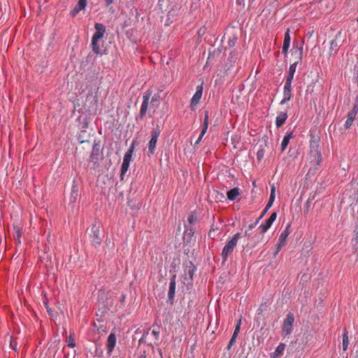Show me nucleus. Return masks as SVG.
Here are the masks:
<instances>
[{
  "mask_svg": "<svg viewBox=\"0 0 358 358\" xmlns=\"http://www.w3.org/2000/svg\"><path fill=\"white\" fill-rule=\"evenodd\" d=\"M320 141L319 137L311 136L310 141V152L308 157L309 162L315 166V169L320 165L322 162V155L320 150Z\"/></svg>",
  "mask_w": 358,
  "mask_h": 358,
  "instance_id": "nucleus-1",
  "label": "nucleus"
},
{
  "mask_svg": "<svg viewBox=\"0 0 358 358\" xmlns=\"http://www.w3.org/2000/svg\"><path fill=\"white\" fill-rule=\"evenodd\" d=\"M94 28L96 31L92 36L91 45L93 52L98 55L101 54V50L98 41L103 38L106 32V27L101 23H96Z\"/></svg>",
  "mask_w": 358,
  "mask_h": 358,
  "instance_id": "nucleus-2",
  "label": "nucleus"
},
{
  "mask_svg": "<svg viewBox=\"0 0 358 358\" xmlns=\"http://www.w3.org/2000/svg\"><path fill=\"white\" fill-rule=\"evenodd\" d=\"M240 237L241 234L237 233L233 236L231 240L227 242L221 253L223 262H226L228 257L232 254L234 248L237 245Z\"/></svg>",
  "mask_w": 358,
  "mask_h": 358,
  "instance_id": "nucleus-3",
  "label": "nucleus"
},
{
  "mask_svg": "<svg viewBox=\"0 0 358 358\" xmlns=\"http://www.w3.org/2000/svg\"><path fill=\"white\" fill-rule=\"evenodd\" d=\"M90 231L91 234H90V236L92 245L95 248L100 246L103 238V234L100 230V227L94 224H92Z\"/></svg>",
  "mask_w": 358,
  "mask_h": 358,
  "instance_id": "nucleus-4",
  "label": "nucleus"
},
{
  "mask_svg": "<svg viewBox=\"0 0 358 358\" xmlns=\"http://www.w3.org/2000/svg\"><path fill=\"white\" fill-rule=\"evenodd\" d=\"M102 154L99 142L94 143L93 145L92 150L90 156V162L93 163V169L99 166V159Z\"/></svg>",
  "mask_w": 358,
  "mask_h": 358,
  "instance_id": "nucleus-5",
  "label": "nucleus"
},
{
  "mask_svg": "<svg viewBox=\"0 0 358 358\" xmlns=\"http://www.w3.org/2000/svg\"><path fill=\"white\" fill-rule=\"evenodd\" d=\"M151 94H152V92L150 90H148L145 93H144L143 96V103H142V105H141V107L140 109L139 114L136 117V120H143V117L145 116L147 110H148V107L149 100L151 96Z\"/></svg>",
  "mask_w": 358,
  "mask_h": 358,
  "instance_id": "nucleus-6",
  "label": "nucleus"
},
{
  "mask_svg": "<svg viewBox=\"0 0 358 358\" xmlns=\"http://www.w3.org/2000/svg\"><path fill=\"white\" fill-rule=\"evenodd\" d=\"M161 133V130L159 127L157 125L156 128L153 129L151 132V139L148 143V151L149 153L152 155L155 152L156 144L157 142V138Z\"/></svg>",
  "mask_w": 358,
  "mask_h": 358,
  "instance_id": "nucleus-7",
  "label": "nucleus"
},
{
  "mask_svg": "<svg viewBox=\"0 0 358 358\" xmlns=\"http://www.w3.org/2000/svg\"><path fill=\"white\" fill-rule=\"evenodd\" d=\"M294 322V314L292 313H289L287 315L286 319L284 320L282 324V331L285 333V336H287L291 334Z\"/></svg>",
  "mask_w": 358,
  "mask_h": 358,
  "instance_id": "nucleus-8",
  "label": "nucleus"
},
{
  "mask_svg": "<svg viewBox=\"0 0 358 358\" xmlns=\"http://www.w3.org/2000/svg\"><path fill=\"white\" fill-rule=\"evenodd\" d=\"M203 83H202L200 85L196 87V91L191 99L190 107L192 110L194 109V107L200 101L203 93Z\"/></svg>",
  "mask_w": 358,
  "mask_h": 358,
  "instance_id": "nucleus-9",
  "label": "nucleus"
},
{
  "mask_svg": "<svg viewBox=\"0 0 358 358\" xmlns=\"http://www.w3.org/2000/svg\"><path fill=\"white\" fill-rule=\"evenodd\" d=\"M277 217V213L275 212L273 213L269 218H268L264 224H262L259 226L260 233L262 236H264V234L271 227L273 222L275 221Z\"/></svg>",
  "mask_w": 358,
  "mask_h": 358,
  "instance_id": "nucleus-10",
  "label": "nucleus"
},
{
  "mask_svg": "<svg viewBox=\"0 0 358 358\" xmlns=\"http://www.w3.org/2000/svg\"><path fill=\"white\" fill-rule=\"evenodd\" d=\"M176 275H173L171 278V281H170V284H169L168 299L171 305L173 304V301H174L176 285Z\"/></svg>",
  "mask_w": 358,
  "mask_h": 358,
  "instance_id": "nucleus-11",
  "label": "nucleus"
},
{
  "mask_svg": "<svg viewBox=\"0 0 358 358\" xmlns=\"http://www.w3.org/2000/svg\"><path fill=\"white\" fill-rule=\"evenodd\" d=\"M284 98L280 101V104L283 105L291 99L292 97V84L285 83L283 89Z\"/></svg>",
  "mask_w": 358,
  "mask_h": 358,
  "instance_id": "nucleus-12",
  "label": "nucleus"
},
{
  "mask_svg": "<svg viewBox=\"0 0 358 358\" xmlns=\"http://www.w3.org/2000/svg\"><path fill=\"white\" fill-rule=\"evenodd\" d=\"M208 118H209L208 111L206 110L205 111V116H204L203 123L202 131H201V133L199 137L198 138V139L195 142V145L196 144L199 143V142L201 141L203 135L206 134V131L208 129Z\"/></svg>",
  "mask_w": 358,
  "mask_h": 358,
  "instance_id": "nucleus-13",
  "label": "nucleus"
},
{
  "mask_svg": "<svg viewBox=\"0 0 358 358\" xmlns=\"http://www.w3.org/2000/svg\"><path fill=\"white\" fill-rule=\"evenodd\" d=\"M195 233V228L193 226L185 227L184 231L183 239L187 243H190Z\"/></svg>",
  "mask_w": 358,
  "mask_h": 358,
  "instance_id": "nucleus-14",
  "label": "nucleus"
},
{
  "mask_svg": "<svg viewBox=\"0 0 358 358\" xmlns=\"http://www.w3.org/2000/svg\"><path fill=\"white\" fill-rule=\"evenodd\" d=\"M116 344V336L114 333H110L107 339L106 348L108 354L113 350Z\"/></svg>",
  "mask_w": 358,
  "mask_h": 358,
  "instance_id": "nucleus-15",
  "label": "nucleus"
},
{
  "mask_svg": "<svg viewBox=\"0 0 358 358\" xmlns=\"http://www.w3.org/2000/svg\"><path fill=\"white\" fill-rule=\"evenodd\" d=\"M87 5V0H79L78 3L71 11V15L75 17L81 10H83Z\"/></svg>",
  "mask_w": 358,
  "mask_h": 358,
  "instance_id": "nucleus-16",
  "label": "nucleus"
},
{
  "mask_svg": "<svg viewBox=\"0 0 358 358\" xmlns=\"http://www.w3.org/2000/svg\"><path fill=\"white\" fill-rule=\"evenodd\" d=\"M287 118V114L286 112H280L275 119L276 127H281L285 123Z\"/></svg>",
  "mask_w": 358,
  "mask_h": 358,
  "instance_id": "nucleus-17",
  "label": "nucleus"
},
{
  "mask_svg": "<svg viewBox=\"0 0 358 358\" xmlns=\"http://www.w3.org/2000/svg\"><path fill=\"white\" fill-rule=\"evenodd\" d=\"M289 43H290V34H289V30L288 29L285 34L282 49V52L285 55H286L287 54V51H288V49L289 47Z\"/></svg>",
  "mask_w": 358,
  "mask_h": 358,
  "instance_id": "nucleus-18",
  "label": "nucleus"
},
{
  "mask_svg": "<svg viewBox=\"0 0 358 358\" xmlns=\"http://www.w3.org/2000/svg\"><path fill=\"white\" fill-rule=\"evenodd\" d=\"M185 272L189 275V279L193 280V276L196 270V267L192 262H188L186 263Z\"/></svg>",
  "mask_w": 358,
  "mask_h": 358,
  "instance_id": "nucleus-19",
  "label": "nucleus"
},
{
  "mask_svg": "<svg viewBox=\"0 0 358 358\" xmlns=\"http://www.w3.org/2000/svg\"><path fill=\"white\" fill-rule=\"evenodd\" d=\"M90 137L91 136H90V134H88L86 130H82L78 136V140L79 141V142L80 143H90Z\"/></svg>",
  "mask_w": 358,
  "mask_h": 358,
  "instance_id": "nucleus-20",
  "label": "nucleus"
},
{
  "mask_svg": "<svg viewBox=\"0 0 358 358\" xmlns=\"http://www.w3.org/2000/svg\"><path fill=\"white\" fill-rule=\"evenodd\" d=\"M136 143V141H134L129 148V150L127 151L124 156L123 162L130 163V161L131 159V156L134 150V145Z\"/></svg>",
  "mask_w": 358,
  "mask_h": 358,
  "instance_id": "nucleus-21",
  "label": "nucleus"
},
{
  "mask_svg": "<svg viewBox=\"0 0 358 358\" xmlns=\"http://www.w3.org/2000/svg\"><path fill=\"white\" fill-rule=\"evenodd\" d=\"M293 137H294V131H290L289 133H287V134L285 136V137L282 141V143H281L282 151H284L286 149L290 139H292Z\"/></svg>",
  "mask_w": 358,
  "mask_h": 358,
  "instance_id": "nucleus-22",
  "label": "nucleus"
},
{
  "mask_svg": "<svg viewBox=\"0 0 358 358\" xmlns=\"http://www.w3.org/2000/svg\"><path fill=\"white\" fill-rule=\"evenodd\" d=\"M290 227H291V224L288 223L285 229L280 234L278 241H280L281 243L283 242L284 243L286 244L287 238L291 232L289 230Z\"/></svg>",
  "mask_w": 358,
  "mask_h": 358,
  "instance_id": "nucleus-23",
  "label": "nucleus"
},
{
  "mask_svg": "<svg viewBox=\"0 0 358 358\" xmlns=\"http://www.w3.org/2000/svg\"><path fill=\"white\" fill-rule=\"evenodd\" d=\"M239 189L238 187H234L230 190H229L227 193L228 199L231 201H234L236 199V197L239 195Z\"/></svg>",
  "mask_w": 358,
  "mask_h": 358,
  "instance_id": "nucleus-24",
  "label": "nucleus"
},
{
  "mask_svg": "<svg viewBox=\"0 0 358 358\" xmlns=\"http://www.w3.org/2000/svg\"><path fill=\"white\" fill-rule=\"evenodd\" d=\"M285 344L280 343L275 349V352L271 355V358H277L280 357L285 348Z\"/></svg>",
  "mask_w": 358,
  "mask_h": 358,
  "instance_id": "nucleus-25",
  "label": "nucleus"
},
{
  "mask_svg": "<svg viewBox=\"0 0 358 358\" xmlns=\"http://www.w3.org/2000/svg\"><path fill=\"white\" fill-rule=\"evenodd\" d=\"M355 112L354 111H350L348 113V118H347V120L345 121V129H349L351 127V125H352V122H353V121H354V120H355V118L356 117V115H355Z\"/></svg>",
  "mask_w": 358,
  "mask_h": 358,
  "instance_id": "nucleus-26",
  "label": "nucleus"
},
{
  "mask_svg": "<svg viewBox=\"0 0 358 358\" xmlns=\"http://www.w3.org/2000/svg\"><path fill=\"white\" fill-rule=\"evenodd\" d=\"M13 231H14V234H13V236L14 240L16 242H17V243L20 244L21 243L20 238L22 236V232H21L20 227L17 226H14Z\"/></svg>",
  "mask_w": 358,
  "mask_h": 358,
  "instance_id": "nucleus-27",
  "label": "nucleus"
},
{
  "mask_svg": "<svg viewBox=\"0 0 358 358\" xmlns=\"http://www.w3.org/2000/svg\"><path fill=\"white\" fill-rule=\"evenodd\" d=\"M78 196V188L76 185H72L71 194V200L73 202H75Z\"/></svg>",
  "mask_w": 358,
  "mask_h": 358,
  "instance_id": "nucleus-28",
  "label": "nucleus"
},
{
  "mask_svg": "<svg viewBox=\"0 0 358 358\" xmlns=\"http://www.w3.org/2000/svg\"><path fill=\"white\" fill-rule=\"evenodd\" d=\"M348 334V331L345 328L343 335V350H346L348 349V343H349Z\"/></svg>",
  "mask_w": 358,
  "mask_h": 358,
  "instance_id": "nucleus-29",
  "label": "nucleus"
},
{
  "mask_svg": "<svg viewBox=\"0 0 358 358\" xmlns=\"http://www.w3.org/2000/svg\"><path fill=\"white\" fill-rule=\"evenodd\" d=\"M292 54H296L298 57V59L299 61H301L302 59V55H303V48L302 47H294L292 49Z\"/></svg>",
  "mask_w": 358,
  "mask_h": 358,
  "instance_id": "nucleus-30",
  "label": "nucleus"
},
{
  "mask_svg": "<svg viewBox=\"0 0 358 358\" xmlns=\"http://www.w3.org/2000/svg\"><path fill=\"white\" fill-rule=\"evenodd\" d=\"M129 166V163L128 162H122V166H121V173H120V180H122L124 179V176L127 171Z\"/></svg>",
  "mask_w": 358,
  "mask_h": 358,
  "instance_id": "nucleus-31",
  "label": "nucleus"
},
{
  "mask_svg": "<svg viewBox=\"0 0 358 358\" xmlns=\"http://www.w3.org/2000/svg\"><path fill=\"white\" fill-rule=\"evenodd\" d=\"M196 221H197L196 216L194 213H192L187 219L188 224L187 225L185 224V227H189V226L194 227V224L196 223Z\"/></svg>",
  "mask_w": 358,
  "mask_h": 358,
  "instance_id": "nucleus-32",
  "label": "nucleus"
},
{
  "mask_svg": "<svg viewBox=\"0 0 358 358\" xmlns=\"http://www.w3.org/2000/svg\"><path fill=\"white\" fill-rule=\"evenodd\" d=\"M67 342H68L69 347L74 348L76 346L73 334H71L69 335V336L67 338Z\"/></svg>",
  "mask_w": 358,
  "mask_h": 358,
  "instance_id": "nucleus-33",
  "label": "nucleus"
},
{
  "mask_svg": "<svg viewBox=\"0 0 358 358\" xmlns=\"http://www.w3.org/2000/svg\"><path fill=\"white\" fill-rule=\"evenodd\" d=\"M298 63H299V61H296L292 64H291L289 68L288 73L294 74V73L296 71V65Z\"/></svg>",
  "mask_w": 358,
  "mask_h": 358,
  "instance_id": "nucleus-34",
  "label": "nucleus"
},
{
  "mask_svg": "<svg viewBox=\"0 0 358 358\" xmlns=\"http://www.w3.org/2000/svg\"><path fill=\"white\" fill-rule=\"evenodd\" d=\"M264 155V150L263 148H260L257 152V158L258 161H261Z\"/></svg>",
  "mask_w": 358,
  "mask_h": 358,
  "instance_id": "nucleus-35",
  "label": "nucleus"
},
{
  "mask_svg": "<svg viewBox=\"0 0 358 358\" xmlns=\"http://www.w3.org/2000/svg\"><path fill=\"white\" fill-rule=\"evenodd\" d=\"M237 335H235V334H233L232 335V337L228 344V346H227V349L228 350H230V348H231V346L236 343V339L237 338Z\"/></svg>",
  "mask_w": 358,
  "mask_h": 358,
  "instance_id": "nucleus-36",
  "label": "nucleus"
},
{
  "mask_svg": "<svg viewBox=\"0 0 358 358\" xmlns=\"http://www.w3.org/2000/svg\"><path fill=\"white\" fill-rule=\"evenodd\" d=\"M294 74L288 73V75L286 77L285 83H288L289 84H292L293 78H294Z\"/></svg>",
  "mask_w": 358,
  "mask_h": 358,
  "instance_id": "nucleus-37",
  "label": "nucleus"
},
{
  "mask_svg": "<svg viewBox=\"0 0 358 358\" xmlns=\"http://www.w3.org/2000/svg\"><path fill=\"white\" fill-rule=\"evenodd\" d=\"M285 243H284L283 242H282V243H281V241H278V244H277V248H276V252H275V253L279 252H280V250L282 249V248L283 246H285Z\"/></svg>",
  "mask_w": 358,
  "mask_h": 358,
  "instance_id": "nucleus-38",
  "label": "nucleus"
},
{
  "mask_svg": "<svg viewBox=\"0 0 358 358\" xmlns=\"http://www.w3.org/2000/svg\"><path fill=\"white\" fill-rule=\"evenodd\" d=\"M274 199H275V187H272L271 194H270V197H269L268 200L274 201Z\"/></svg>",
  "mask_w": 358,
  "mask_h": 358,
  "instance_id": "nucleus-39",
  "label": "nucleus"
},
{
  "mask_svg": "<svg viewBox=\"0 0 358 358\" xmlns=\"http://www.w3.org/2000/svg\"><path fill=\"white\" fill-rule=\"evenodd\" d=\"M10 346L11 348H13L15 351H17V342L15 341H10Z\"/></svg>",
  "mask_w": 358,
  "mask_h": 358,
  "instance_id": "nucleus-40",
  "label": "nucleus"
},
{
  "mask_svg": "<svg viewBox=\"0 0 358 358\" xmlns=\"http://www.w3.org/2000/svg\"><path fill=\"white\" fill-rule=\"evenodd\" d=\"M152 334L155 336L156 339L159 338V329H153L152 331Z\"/></svg>",
  "mask_w": 358,
  "mask_h": 358,
  "instance_id": "nucleus-41",
  "label": "nucleus"
},
{
  "mask_svg": "<svg viewBox=\"0 0 358 358\" xmlns=\"http://www.w3.org/2000/svg\"><path fill=\"white\" fill-rule=\"evenodd\" d=\"M88 127V122L86 117H85L82 122V128L85 129Z\"/></svg>",
  "mask_w": 358,
  "mask_h": 358,
  "instance_id": "nucleus-42",
  "label": "nucleus"
},
{
  "mask_svg": "<svg viewBox=\"0 0 358 358\" xmlns=\"http://www.w3.org/2000/svg\"><path fill=\"white\" fill-rule=\"evenodd\" d=\"M336 47H337V43H336V41H334V40L331 41V47H330V48H331L332 50H336Z\"/></svg>",
  "mask_w": 358,
  "mask_h": 358,
  "instance_id": "nucleus-43",
  "label": "nucleus"
},
{
  "mask_svg": "<svg viewBox=\"0 0 358 358\" xmlns=\"http://www.w3.org/2000/svg\"><path fill=\"white\" fill-rule=\"evenodd\" d=\"M310 201L308 200L306 203V210H304V213H308V211H309V208H310Z\"/></svg>",
  "mask_w": 358,
  "mask_h": 358,
  "instance_id": "nucleus-44",
  "label": "nucleus"
},
{
  "mask_svg": "<svg viewBox=\"0 0 358 358\" xmlns=\"http://www.w3.org/2000/svg\"><path fill=\"white\" fill-rule=\"evenodd\" d=\"M240 329H241V326L236 325V327H235V329H234V331L233 334H235V335L238 336V334H239V331H240Z\"/></svg>",
  "mask_w": 358,
  "mask_h": 358,
  "instance_id": "nucleus-45",
  "label": "nucleus"
},
{
  "mask_svg": "<svg viewBox=\"0 0 358 358\" xmlns=\"http://www.w3.org/2000/svg\"><path fill=\"white\" fill-rule=\"evenodd\" d=\"M159 96L155 95L151 99V103L153 104L154 102H157L159 99Z\"/></svg>",
  "mask_w": 358,
  "mask_h": 358,
  "instance_id": "nucleus-46",
  "label": "nucleus"
},
{
  "mask_svg": "<svg viewBox=\"0 0 358 358\" xmlns=\"http://www.w3.org/2000/svg\"><path fill=\"white\" fill-rule=\"evenodd\" d=\"M273 201L268 200V201L266 206V210H268L271 207V206L273 205Z\"/></svg>",
  "mask_w": 358,
  "mask_h": 358,
  "instance_id": "nucleus-47",
  "label": "nucleus"
},
{
  "mask_svg": "<svg viewBox=\"0 0 358 358\" xmlns=\"http://www.w3.org/2000/svg\"><path fill=\"white\" fill-rule=\"evenodd\" d=\"M204 34H205V29H204V28H201V29L198 31V35H199V36H203Z\"/></svg>",
  "mask_w": 358,
  "mask_h": 358,
  "instance_id": "nucleus-48",
  "label": "nucleus"
},
{
  "mask_svg": "<svg viewBox=\"0 0 358 358\" xmlns=\"http://www.w3.org/2000/svg\"><path fill=\"white\" fill-rule=\"evenodd\" d=\"M350 111H355V115H357L358 112V104H355L352 110H351Z\"/></svg>",
  "mask_w": 358,
  "mask_h": 358,
  "instance_id": "nucleus-49",
  "label": "nucleus"
},
{
  "mask_svg": "<svg viewBox=\"0 0 358 358\" xmlns=\"http://www.w3.org/2000/svg\"><path fill=\"white\" fill-rule=\"evenodd\" d=\"M147 355L145 351H143L141 355L138 356V358H146Z\"/></svg>",
  "mask_w": 358,
  "mask_h": 358,
  "instance_id": "nucleus-50",
  "label": "nucleus"
},
{
  "mask_svg": "<svg viewBox=\"0 0 358 358\" xmlns=\"http://www.w3.org/2000/svg\"><path fill=\"white\" fill-rule=\"evenodd\" d=\"M46 309H47V311H48L49 315L53 316L52 310L50 308H49V306H47Z\"/></svg>",
  "mask_w": 358,
  "mask_h": 358,
  "instance_id": "nucleus-51",
  "label": "nucleus"
},
{
  "mask_svg": "<svg viewBox=\"0 0 358 358\" xmlns=\"http://www.w3.org/2000/svg\"><path fill=\"white\" fill-rule=\"evenodd\" d=\"M113 1H114V0H105V3H106V6H108L109 5L113 3Z\"/></svg>",
  "mask_w": 358,
  "mask_h": 358,
  "instance_id": "nucleus-52",
  "label": "nucleus"
},
{
  "mask_svg": "<svg viewBox=\"0 0 358 358\" xmlns=\"http://www.w3.org/2000/svg\"><path fill=\"white\" fill-rule=\"evenodd\" d=\"M256 226V223H253L249 225L248 228L249 229H253Z\"/></svg>",
  "mask_w": 358,
  "mask_h": 358,
  "instance_id": "nucleus-53",
  "label": "nucleus"
},
{
  "mask_svg": "<svg viewBox=\"0 0 358 358\" xmlns=\"http://www.w3.org/2000/svg\"><path fill=\"white\" fill-rule=\"evenodd\" d=\"M267 210H266V208H264V211L262 212L261 215V217H263V216L266 213Z\"/></svg>",
  "mask_w": 358,
  "mask_h": 358,
  "instance_id": "nucleus-54",
  "label": "nucleus"
},
{
  "mask_svg": "<svg viewBox=\"0 0 358 358\" xmlns=\"http://www.w3.org/2000/svg\"><path fill=\"white\" fill-rule=\"evenodd\" d=\"M236 325L241 326V318H240L236 323Z\"/></svg>",
  "mask_w": 358,
  "mask_h": 358,
  "instance_id": "nucleus-55",
  "label": "nucleus"
},
{
  "mask_svg": "<svg viewBox=\"0 0 358 358\" xmlns=\"http://www.w3.org/2000/svg\"><path fill=\"white\" fill-rule=\"evenodd\" d=\"M262 217H261V216L256 220V222L255 223H256V225L257 224V223L259 222V221L262 219Z\"/></svg>",
  "mask_w": 358,
  "mask_h": 358,
  "instance_id": "nucleus-56",
  "label": "nucleus"
},
{
  "mask_svg": "<svg viewBox=\"0 0 358 358\" xmlns=\"http://www.w3.org/2000/svg\"><path fill=\"white\" fill-rule=\"evenodd\" d=\"M245 236H248V238L250 237V234H248V231H245Z\"/></svg>",
  "mask_w": 358,
  "mask_h": 358,
  "instance_id": "nucleus-57",
  "label": "nucleus"
},
{
  "mask_svg": "<svg viewBox=\"0 0 358 358\" xmlns=\"http://www.w3.org/2000/svg\"><path fill=\"white\" fill-rule=\"evenodd\" d=\"M125 299V295H122L121 297V301H124Z\"/></svg>",
  "mask_w": 358,
  "mask_h": 358,
  "instance_id": "nucleus-58",
  "label": "nucleus"
},
{
  "mask_svg": "<svg viewBox=\"0 0 358 358\" xmlns=\"http://www.w3.org/2000/svg\"><path fill=\"white\" fill-rule=\"evenodd\" d=\"M44 305L45 306V308H47V306H48V302L47 301H44Z\"/></svg>",
  "mask_w": 358,
  "mask_h": 358,
  "instance_id": "nucleus-59",
  "label": "nucleus"
},
{
  "mask_svg": "<svg viewBox=\"0 0 358 358\" xmlns=\"http://www.w3.org/2000/svg\"><path fill=\"white\" fill-rule=\"evenodd\" d=\"M64 357H65V358H68L69 355H66V354H65V355H64Z\"/></svg>",
  "mask_w": 358,
  "mask_h": 358,
  "instance_id": "nucleus-60",
  "label": "nucleus"
}]
</instances>
